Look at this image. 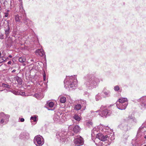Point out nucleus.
Segmentation results:
<instances>
[{"label":"nucleus","mask_w":146,"mask_h":146,"mask_svg":"<svg viewBox=\"0 0 146 146\" xmlns=\"http://www.w3.org/2000/svg\"><path fill=\"white\" fill-rule=\"evenodd\" d=\"M95 99L96 101H98L102 99L101 94L100 93H98L96 96Z\"/></svg>","instance_id":"nucleus-31"},{"label":"nucleus","mask_w":146,"mask_h":146,"mask_svg":"<svg viewBox=\"0 0 146 146\" xmlns=\"http://www.w3.org/2000/svg\"><path fill=\"white\" fill-rule=\"evenodd\" d=\"M0 8H1V6L0 5Z\"/></svg>","instance_id":"nucleus-49"},{"label":"nucleus","mask_w":146,"mask_h":146,"mask_svg":"<svg viewBox=\"0 0 146 146\" xmlns=\"http://www.w3.org/2000/svg\"><path fill=\"white\" fill-rule=\"evenodd\" d=\"M105 97H108L110 96V91L108 90L106 88H104L102 91Z\"/></svg>","instance_id":"nucleus-15"},{"label":"nucleus","mask_w":146,"mask_h":146,"mask_svg":"<svg viewBox=\"0 0 146 146\" xmlns=\"http://www.w3.org/2000/svg\"><path fill=\"white\" fill-rule=\"evenodd\" d=\"M79 104H80L81 105H82V106H85L86 104V101L84 100H80L79 102Z\"/></svg>","instance_id":"nucleus-34"},{"label":"nucleus","mask_w":146,"mask_h":146,"mask_svg":"<svg viewBox=\"0 0 146 146\" xmlns=\"http://www.w3.org/2000/svg\"><path fill=\"white\" fill-rule=\"evenodd\" d=\"M5 60H4L3 58L1 59L0 60V63H1L4 62Z\"/></svg>","instance_id":"nucleus-42"},{"label":"nucleus","mask_w":146,"mask_h":146,"mask_svg":"<svg viewBox=\"0 0 146 146\" xmlns=\"http://www.w3.org/2000/svg\"><path fill=\"white\" fill-rule=\"evenodd\" d=\"M34 96L38 100H41L43 97L44 96L42 93H39L35 94Z\"/></svg>","instance_id":"nucleus-21"},{"label":"nucleus","mask_w":146,"mask_h":146,"mask_svg":"<svg viewBox=\"0 0 146 146\" xmlns=\"http://www.w3.org/2000/svg\"><path fill=\"white\" fill-rule=\"evenodd\" d=\"M13 3H14V5H16L17 4V3H18V1H17V2L16 1V0H13Z\"/></svg>","instance_id":"nucleus-39"},{"label":"nucleus","mask_w":146,"mask_h":146,"mask_svg":"<svg viewBox=\"0 0 146 146\" xmlns=\"http://www.w3.org/2000/svg\"><path fill=\"white\" fill-rule=\"evenodd\" d=\"M4 38V36L3 35L1 34L0 35V38L1 39H3Z\"/></svg>","instance_id":"nucleus-37"},{"label":"nucleus","mask_w":146,"mask_h":146,"mask_svg":"<svg viewBox=\"0 0 146 146\" xmlns=\"http://www.w3.org/2000/svg\"><path fill=\"white\" fill-rule=\"evenodd\" d=\"M67 134L66 131H62L58 132L56 135V136L60 141L65 142L67 140V136L66 135Z\"/></svg>","instance_id":"nucleus-5"},{"label":"nucleus","mask_w":146,"mask_h":146,"mask_svg":"<svg viewBox=\"0 0 146 146\" xmlns=\"http://www.w3.org/2000/svg\"><path fill=\"white\" fill-rule=\"evenodd\" d=\"M36 54L37 56H42L44 54V52L42 49H38L36 51Z\"/></svg>","instance_id":"nucleus-16"},{"label":"nucleus","mask_w":146,"mask_h":146,"mask_svg":"<svg viewBox=\"0 0 146 146\" xmlns=\"http://www.w3.org/2000/svg\"><path fill=\"white\" fill-rule=\"evenodd\" d=\"M144 137L145 139H146V136H145Z\"/></svg>","instance_id":"nucleus-47"},{"label":"nucleus","mask_w":146,"mask_h":146,"mask_svg":"<svg viewBox=\"0 0 146 146\" xmlns=\"http://www.w3.org/2000/svg\"><path fill=\"white\" fill-rule=\"evenodd\" d=\"M9 57L10 58H12V56L11 55H9Z\"/></svg>","instance_id":"nucleus-45"},{"label":"nucleus","mask_w":146,"mask_h":146,"mask_svg":"<svg viewBox=\"0 0 146 146\" xmlns=\"http://www.w3.org/2000/svg\"><path fill=\"white\" fill-rule=\"evenodd\" d=\"M15 79L17 81L18 84H22V80L21 78L18 76L15 77Z\"/></svg>","instance_id":"nucleus-25"},{"label":"nucleus","mask_w":146,"mask_h":146,"mask_svg":"<svg viewBox=\"0 0 146 146\" xmlns=\"http://www.w3.org/2000/svg\"><path fill=\"white\" fill-rule=\"evenodd\" d=\"M6 90L9 92H11L13 93L16 95H20L22 96H27V95L25 94V92L19 91H17L15 90H12V91L8 90Z\"/></svg>","instance_id":"nucleus-14"},{"label":"nucleus","mask_w":146,"mask_h":146,"mask_svg":"<svg viewBox=\"0 0 146 146\" xmlns=\"http://www.w3.org/2000/svg\"><path fill=\"white\" fill-rule=\"evenodd\" d=\"M114 90L115 91L117 92L118 91L121 92V90L120 89L119 87L117 85L114 86Z\"/></svg>","instance_id":"nucleus-33"},{"label":"nucleus","mask_w":146,"mask_h":146,"mask_svg":"<svg viewBox=\"0 0 146 146\" xmlns=\"http://www.w3.org/2000/svg\"><path fill=\"white\" fill-rule=\"evenodd\" d=\"M143 146H146V144L145 145H144Z\"/></svg>","instance_id":"nucleus-48"},{"label":"nucleus","mask_w":146,"mask_h":146,"mask_svg":"<svg viewBox=\"0 0 146 146\" xmlns=\"http://www.w3.org/2000/svg\"><path fill=\"white\" fill-rule=\"evenodd\" d=\"M64 86L66 88L68 87L70 90H72L78 86V82L75 76H66L64 81Z\"/></svg>","instance_id":"nucleus-3"},{"label":"nucleus","mask_w":146,"mask_h":146,"mask_svg":"<svg viewBox=\"0 0 146 146\" xmlns=\"http://www.w3.org/2000/svg\"><path fill=\"white\" fill-rule=\"evenodd\" d=\"M141 103V108L142 109H146V96H143L138 100Z\"/></svg>","instance_id":"nucleus-10"},{"label":"nucleus","mask_w":146,"mask_h":146,"mask_svg":"<svg viewBox=\"0 0 146 146\" xmlns=\"http://www.w3.org/2000/svg\"><path fill=\"white\" fill-rule=\"evenodd\" d=\"M10 33V27L9 25H8L7 29L5 30V33L6 35V37H7Z\"/></svg>","instance_id":"nucleus-26"},{"label":"nucleus","mask_w":146,"mask_h":146,"mask_svg":"<svg viewBox=\"0 0 146 146\" xmlns=\"http://www.w3.org/2000/svg\"><path fill=\"white\" fill-rule=\"evenodd\" d=\"M126 103L123 104L119 102H116V106L118 109L121 110H124L126 109L128 105V102Z\"/></svg>","instance_id":"nucleus-13"},{"label":"nucleus","mask_w":146,"mask_h":146,"mask_svg":"<svg viewBox=\"0 0 146 146\" xmlns=\"http://www.w3.org/2000/svg\"><path fill=\"white\" fill-rule=\"evenodd\" d=\"M15 20L17 22H20V17L18 15H16L15 16Z\"/></svg>","instance_id":"nucleus-32"},{"label":"nucleus","mask_w":146,"mask_h":146,"mask_svg":"<svg viewBox=\"0 0 146 146\" xmlns=\"http://www.w3.org/2000/svg\"><path fill=\"white\" fill-rule=\"evenodd\" d=\"M29 136V133L27 132H23L21 133L20 135L21 137H22L23 139H27Z\"/></svg>","instance_id":"nucleus-17"},{"label":"nucleus","mask_w":146,"mask_h":146,"mask_svg":"<svg viewBox=\"0 0 146 146\" xmlns=\"http://www.w3.org/2000/svg\"><path fill=\"white\" fill-rule=\"evenodd\" d=\"M67 116L65 113L61 112H58L55 113L53 117L54 121L56 123L61 124L67 120Z\"/></svg>","instance_id":"nucleus-4"},{"label":"nucleus","mask_w":146,"mask_h":146,"mask_svg":"<svg viewBox=\"0 0 146 146\" xmlns=\"http://www.w3.org/2000/svg\"><path fill=\"white\" fill-rule=\"evenodd\" d=\"M93 123L91 120L87 121L86 122V125L87 127H90L93 126Z\"/></svg>","instance_id":"nucleus-24"},{"label":"nucleus","mask_w":146,"mask_h":146,"mask_svg":"<svg viewBox=\"0 0 146 146\" xmlns=\"http://www.w3.org/2000/svg\"><path fill=\"white\" fill-rule=\"evenodd\" d=\"M118 127L121 129L125 131H127L130 129V127L127 124L124 123H122L118 126Z\"/></svg>","instance_id":"nucleus-12"},{"label":"nucleus","mask_w":146,"mask_h":146,"mask_svg":"<svg viewBox=\"0 0 146 146\" xmlns=\"http://www.w3.org/2000/svg\"><path fill=\"white\" fill-rule=\"evenodd\" d=\"M25 60V59L22 57H20L19 59V61L21 62H23Z\"/></svg>","instance_id":"nucleus-36"},{"label":"nucleus","mask_w":146,"mask_h":146,"mask_svg":"<svg viewBox=\"0 0 146 146\" xmlns=\"http://www.w3.org/2000/svg\"><path fill=\"white\" fill-rule=\"evenodd\" d=\"M19 119L20 121L21 122H23L25 121V119L23 118H19Z\"/></svg>","instance_id":"nucleus-40"},{"label":"nucleus","mask_w":146,"mask_h":146,"mask_svg":"<svg viewBox=\"0 0 146 146\" xmlns=\"http://www.w3.org/2000/svg\"><path fill=\"white\" fill-rule=\"evenodd\" d=\"M4 14H5V17H8V15H9V13H4Z\"/></svg>","instance_id":"nucleus-41"},{"label":"nucleus","mask_w":146,"mask_h":146,"mask_svg":"<svg viewBox=\"0 0 146 146\" xmlns=\"http://www.w3.org/2000/svg\"><path fill=\"white\" fill-rule=\"evenodd\" d=\"M73 118L78 121H79L81 120L80 117L78 114H75L73 116Z\"/></svg>","instance_id":"nucleus-23"},{"label":"nucleus","mask_w":146,"mask_h":146,"mask_svg":"<svg viewBox=\"0 0 146 146\" xmlns=\"http://www.w3.org/2000/svg\"><path fill=\"white\" fill-rule=\"evenodd\" d=\"M16 71V70H13L12 71V73H13V72H15Z\"/></svg>","instance_id":"nucleus-44"},{"label":"nucleus","mask_w":146,"mask_h":146,"mask_svg":"<svg viewBox=\"0 0 146 146\" xmlns=\"http://www.w3.org/2000/svg\"><path fill=\"white\" fill-rule=\"evenodd\" d=\"M34 143L37 146H41L44 143V139L42 136L37 135L35 137Z\"/></svg>","instance_id":"nucleus-8"},{"label":"nucleus","mask_w":146,"mask_h":146,"mask_svg":"<svg viewBox=\"0 0 146 146\" xmlns=\"http://www.w3.org/2000/svg\"><path fill=\"white\" fill-rule=\"evenodd\" d=\"M7 64H11V61H9L8 62Z\"/></svg>","instance_id":"nucleus-43"},{"label":"nucleus","mask_w":146,"mask_h":146,"mask_svg":"<svg viewBox=\"0 0 146 146\" xmlns=\"http://www.w3.org/2000/svg\"><path fill=\"white\" fill-rule=\"evenodd\" d=\"M1 52H0V58H1Z\"/></svg>","instance_id":"nucleus-46"},{"label":"nucleus","mask_w":146,"mask_h":146,"mask_svg":"<svg viewBox=\"0 0 146 146\" xmlns=\"http://www.w3.org/2000/svg\"><path fill=\"white\" fill-rule=\"evenodd\" d=\"M100 131L105 133L107 135H104L101 133H97V129L94 128L92 131V135H96V138L94 142L98 146H108L112 141L115 139L112 131L107 126L100 125L98 127Z\"/></svg>","instance_id":"nucleus-1"},{"label":"nucleus","mask_w":146,"mask_h":146,"mask_svg":"<svg viewBox=\"0 0 146 146\" xmlns=\"http://www.w3.org/2000/svg\"><path fill=\"white\" fill-rule=\"evenodd\" d=\"M81 108V106L80 104L76 105L74 107V109L76 110H79Z\"/></svg>","instance_id":"nucleus-28"},{"label":"nucleus","mask_w":146,"mask_h":146,"mask_svg":"<svg viewBox=\"0 0 146 146\" xmlns=\"http://www.w3.org/2000/svg\"><path fill=\"white\" fill-rule=\"evenodd\" d=\"M66 101V98L65 97L63 96L60 97V101L61 103H64Z\"/></svg>","instance_id":"nucleus-30"},{"label":"nucleus","mask_w":146,"mask_h":146,"mask_svg":"<svg viewBox=\"0 0 146 146\" xmlns=\"http://www.w3.org/2000/svg\"><path fill=\"white\" fill-rule=\"evenodd\" d=\"M54 106V103L52 102H47V103L46 105V108L48 109L49 110H52L50 109V108H52Z\"/></svg>","instance_id":"nucleus-18"},{"label":"nucleus","mask_w":146,"mask_h":146,"mask_svg":"<svg viewBox=\"0 0 146 146\" xmlns=\"http://www.w3.org/2000/svg\"><path fill=\"white\" fill-rule=\"evenodd\" d=\"M10 115L8 114H5L3 112L0 113V124L7 123L9 121Z\"/></svg>","instance_id":"nucleus-6"},{"label":"nucleus","mask_w":146,"mask_h":146,"mask_svg":"<svg viewBox=\"0 0 146 146\" xmlns=\"http://www.w3.org/2000/svg\"><path fill=\"white\" fill-rule=\"evenodd\" d=\"M19 1L20 2V3L19 4V9H17L16 10V8H15V10L17 12H18L20 10L22 9L23 11H25L23 9V2L22 1V0H19Z\"/></svg>","instance_id":"nucleus-22"},{"label":"nucleus","mask_w":146,"mask_h":146,"mask_svg":"<svg viewBox=\"0 0 146 146\" xmlns=\"http://www.w3.org/2000/svg\"><path fill=\"white\" fill-rule=\"evenodd\" d=\"M23 22L25 24L29 27L33 25V23L32 21L26 18L25 20H24Z\"/></svg>","instance_id":"nucleus-20"},{"label":"nucleus","mask_w":146,"mask_h":146,"mask_svg":"<svg viewBox=\"0 0 146 146\" xmlns=\"http://www.w3.org/2000/svg\"><path fill=\"white\" fill-rule=\"evenodd\" d=\"M43 80L44 81H45L46 80V74L44 72L43 74Z\"/></svg>","instance_id":"nucleus-38"},{"label":"nucleus","mask_w":146,"mask_h":146,"mask_svg":"<svg viewBox=\"0 0 146 146\" xmlns=\"http://www.w3.org/2000/svg\"><path fill=\"white\" fill-rule=\"evenodd\" d=\"M37 116L36 115L31 116V120H33L34 122H36V121Z\"/></svg>","instance_id":"nucleus-35"},{"label":"nucleus","mask_w":146,"mask_h":146,"mask_svg":"<svg viewBox=\"0 0 146 146\" xmlns=\"http://www.w3.org/2000/svg\"><path fill=\"white\" fill-rule=\"evenodd\" d=\"M116 102L122 103L124 104V103H126V102H128V100L126 98H119L117 101Z\"/></svg>","instance_id":"nucleus-19"},{"label":"nucleus","mask_w":146,"mask_h":146,"mask_svg":"<svg viewBox=\"0 0 146 146\" xmlns=\"http://www.w3.org/2000/svg\"><path fill=\"white\" fill-rule=\"evenodd\" d=\"M100 115L102 117H106L110 115L111 113V112L108 110L104 106H102L101 110L100 111Z\"/></svg>","instance_id":"nucleus-7"},{"label":"nucleus","mask_w":146,"mask_h":146,"mask_svg":"<svg viewBox=\"0 0 146 146\" xmlns=\"http://www.w3.org/2000/svg\"><path fill=\"white\" fill-rule=\"evenodd\" d=\"M84 85L87 88L92 90L96 88L100 82L99 78L92 74H88L84 78Z\"/></svg>","instance_id":"nucleus-2"},{"label":"nucleus","mask_w":146,"mask_h":146,"mask_svg":"<svg viewBox=\"0 0 146 146\" xmlns=\"http://www.w3.org/2000/svg\"><path fill=\"white\" fill-rule=\"evenodd\" d=\"M127 120L130 121H133L135 123H136L137 121L136 119L132 116H129L127 117Z\"/></svg>","instance_id":"nucleus-27"},{"label":"nucleus","mask_w":146,"mask_h":146,"mask_svg":"<svg viewBox=\"0 0 146 146\" xmlns=\"http://www.w3.org/2000/svg\"><path fill=\"white\" fill-rule=\"evenodd\" d=\"M74 142V143L77 146L81 145L84 143L83 138L79 135H78L75 137Z\"/></svg>","instance_id":"nucleus-9"},{"label":"nucleus","mask_w":146,"mask_h":146,"mask_svg":"<svg viewBox=\"0 0 146 146\" xmlns=\"http://www.w3.org/2000/svg\"><path fill=\"white\" fill-rule=\"evenodd\" d=\"M68 129L70 131H73L75 133H77L80 130V128L78 125L74 126L70 125L68 127Z\"/></svg>","instance_id":"nucleus-11"},{"label":"nucleus","mask_w":146,"mask_h":146,"mask_svg":"<svg viewBox=\"0 0 146 146\" xmlns=\"http://www.w3.org/2000/svg\"><path fill=\"white\" fill-rule=\"evenodd\" d=\"M0 86H2L4 88H8V89H7V90H9V89L10 88V86L8 84H4L3 83H0Z\"/></svg>","instance_id":"nucleus-29"}]
</instances>
